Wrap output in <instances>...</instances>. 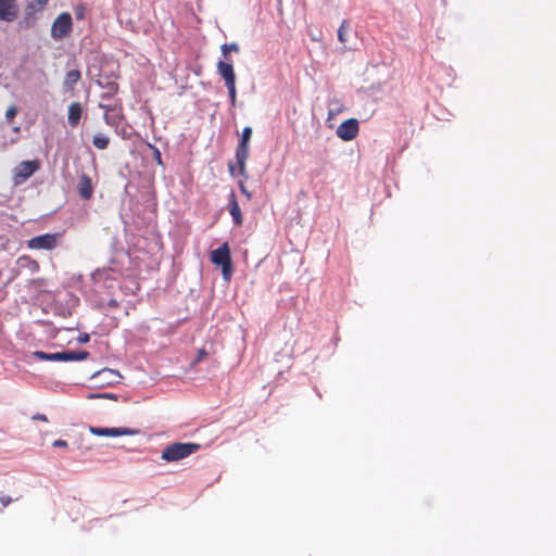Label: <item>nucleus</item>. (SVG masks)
<instances>
[{
	"instance_id": "nucleus-1",
	"label": "nucleus",
	"mask_w": 556,
	"mask_h": 556,
	"mask_svg": "<svg viewBox=\"0 0 556 556\" xmlns=\"http://www.w3.org/2000/svg\"><path fill=\"white\" fill-rule=\"evenodd\" d=\"M200 444L198 443H173L167 445L163 451L161 458L165 462H177L184 459L191 454L198 452L200 450Z\"/></svg>"
},
{
	"instance_id": "nucleus-2",
	"label": "nucleus",
	"mask_w": 556,
	"mask_h": 556,
	"mask_svg": "<svg viewBox=\"0 0 556 556\" xmlns=\"http://www.w3.org/2000/svg\"><path fill=\"white\" fill-rule=\"evenodd\" d=\"M211 261L214 265L222 268L223 278L229 281L233 269L230 249L227 242H224L219 248L212 251Z\"/></svg>"
},
{
	"instance_id": "nucleus-3",
	"label": "nucleus",
	"mask_w": 556,
	"mask_h": 556,
	"mask_svg": "<svg viewBox=\"0 0 556 556\" xmlns=\"http://www.w3.org/2000/svg\"><path fill=\"white\" fill-rule=\"evenodd\" d=\"M34 357L39 361H53V362H75L88 358L89 352L87 351H64L56 353H46L42 351H35Z\"/></svg>"
},
{
	"instance_id": "nucleus-4",
	"label": "nucleus",
	"mask_w": 556,
	"mask_h": 556,
	"mask_svg": "<svg viewBox=\"0 0 556 556\" xmlns=\"http://www.w3.org/2000/svg\"><path fill=\"white\" fill-rule=\"evenodd\" d=\"M73 30V21L68 12L59 14L51 25V37L54 40H62Z\"/></svg>"
},
{
	"instance_id": "nucleus-5",
	"label": "nucleus",
	"mask_w": 556,
	"mask_h": 556,
	"mask_svg": "<svg viewBox=\"0 0 556 556\" xmlns=\"http://www.w3.org/2000/svg\"><path fill=\"white\" fill-rule=\"evenodd\" d=\"M252 137V128L247 126L243 128L241 134V139L238 143V147L236 149V160L239 165L240 174H245V163L249 157L250 152V140Z\"/></svg>"
},
{
	"instance_id": "nucleus-6",
	"label": "nucleus",
	"mask_w": 556,
	"mask_h": 556,
	"mask_svg": "<svg viewBox=\"0 0 556 556\" xmlns=\"http://www.w3.org/2000/svg\"><path fill=\"white\" fill-rule=\"evenodd\" d=\"M61 233H45L36 236L27 241V248L31 250H53L58 247Z\"/></svg>"
},
{
	"instance_id": "nucleus-7",
	"label": "nucleus",
	"mask_w": 556,
	"mask_h": 556,
	"mask_svg": "<svg viewBox=\"0 0 556 556\" xmlns=\"http://www.w3.org/2000/svg\"><path fill=\"white\" fill-rule=\"evenodd\" d=\"M40 168L38 160L23 161L14 168V184L20 185L30 178Z\"/></svg>"
},
{
	"instance_id": "nucleus-8",
	"label": "nucleus",
	"mask_w": 556,
	"mask_h": 556,
	"mask_svg": "<svg viewBox=\"0 0 556 556\" xmlns=\"http://www.w3.org/2000/svg\"><path fill=\"white\" fill-rule=\"evenodd\" d=\"M359 126L355 118L344 121L337 128V136L343 141H351L358 135Z\"/></svg>"
},
{
	"instance_id": "nucleus-9",
	"label": "nucleus",
	"mask_w": 556,
	"mask_h": 556,
	"mask_svg": "<svg viewBox=\"0 0 556 556\" xmlns=\"http://www.w3.org/2000/svg\"><path fill=\"white\" fill-rule=\"evenodd\" d=\"M101 109L104 110V121L110 126H117L122 119V103H114V104H105L101 102L99 104Z\"/></svg>"
},
{
	"instance_id": "nucleus-10",
	"label": "nucleus",
	"mask_w": 556,
	"mask_h": 556,
	"mask_svg": "<svg viewBox=\"0 0 556 556\" xmlns=\"http://www.w3.org/2000/svg\"><path fill=\"white\" fill-rule=\"evenodd\" d=\"M18 15L16 0H0V21L11 23Z\"/></svg>"
},
{
	"instance_id": "nucleus-11",
	"label": "nucleus",
	"mask_w": 556,
	"mask_h": 556,
	"mask_svg": "<svg viewBox=\"0 0 556 556\" xmlns=\"http://www.w3.org/2000/svg\"><path fill=\"white\" fill-rule=\"evenodd\" d=\"M89 431L97 437H121V435H132L137 433V430L129 428H100L90 427Z\"/></svg>"
},
{
	"instance_id": "nucleus-12",
	"label": "nucleus",
	"mask_w": 556,
	"mask_h": 556,
	"mask_svg": "<svg viewBox=\"0 0 556 556\" xmlns=\"http://www.w3.org/2000/svg\"><path fill=\"white\" fill-rule=\"evenodd\" d=\"M217 71L223 77L225 85L236 84V75L230 62L219 61L217 63Z\"/></svg>"
},
{
	"instance_id": "nucleus-13",
	"label": "nucleus",
	"mask_w": 556,
	"mask_h": 556,
	"mask_svg": "<svg viewBox=\"0 0 556 556\" xmlns=\"http://www.w3.org/2000/svg\"><path fill=\"white\" fill-rule=\"evenodd\" d=\"M77 191L84 200L91 199L93 194V186L91 178L87 174H83L77 185Z\"/></svg>"
},
{
	"instance_id": "nucleus-14",
	"label": "nucleus",
	"mask_w": 556,
	"mask_h": 556,
	"mask_svg": "<svg viewBox=\"0 0 556 556\" xmlns=\"http://www.w3.org/2000/svg\"><path fill=\"white\" fill-rule=\"evenodd\" d=\"M83 108L79 102H72L68 106L67 121L72 127H76L81 118Z\"/></svg>"
},
{
	"instance_id": "nucleus-15",
	"label": "nucleus",
	"mask_w": 556,
	"mask_h": 556,
	"mask_svg": "<svg viewBox=\"0 0 556 556\" xmlns=\"http://www.w3.org/2000/svg\"><path fill=\"white\" fill-rule=\"evenodd\" d=\"M229 213L232 217L235 225L241 226L242 222H243V217H242L241 210H240V206L238 204L235 193H231V195H230Z\"/></svg>"
},
{
	"instance_id": "nucleus-16",
	"label": "nucleus",
	"mask_w": 556,
	"mask_h": 556,
	"mask_svg": "<svg viewBox=\"0 0 556 556\" xmlns=\"http://www.w3.org/2000/svg\"><path fill=\"white\" fill-rule=\"evenodd\" d=\"M81 74L78 70L68 71L64 78V87L72 90L77 81L80 79Z\"/></svg>"
},
{
	"instance_id": "nucleus-17",
	"label": "nucleus",
	"mask_w": 556,
	"mask_h": 556,
	"mask_svg": "<svg viewBox=\"0 0 556 556\" xmlns=\"http://www.w3.org/2000/svg\"><path fill=\"white\" fill-rule=\"evenodd\" d=\"M49 0H33L26 7V14L30 15L34 12H40L48 4Z\"/></svg>"
},
{
	"instance_id": "nucleus-18",
	"label": "nucleus",
	"mask_w": 556,
	"mask_h": 556,
	"mask_svg": "<svg viewBox=\"0 0 556 556\" xmlns=\"http://www.w3.org/2000/svg\"><path fill=\"white\" fill-rule=\"evenodd\" d=\"M93 146L99 150H104L109 147L110 138L103 134H98L92 139Z\"/></svg>"
},
{
	"instance_id": "nucleus-19",
	"label": "nucleus",
	"mask_w": 556,
	"mask_h": 556,
	"mask_svg": "<svg viewBox=\"0 0 556 556\" xmlns=\"http://www.w3.org/2000/svg\"><path fill=\"white\" fill-rule=\"evenodd\" d=\"M87 5L85 3H78L74 7V14L76 20L81 21L86 17Z\"/></svg>"
},
{
	"instance_id": "nucleus-20",
	"label": "nucleus",
	"mask_w": 556,
	"mask_h": 556,
	"mask_svg": "<svg viewBox=\"0 0 556 556\" xmlns=\"http://www.w3.org/2000/svg\"><path fill=\"white\" fill-rule=\"evenodd\" d=\"M220 50L223 55L227 58L230 52H238L239 46L236 42L224 43L222 45Z\"/></svg>"
},
{
	"instance_id": "nucleus-21",
	"label": "nucleus",
	"mask_w": 556,
	"mask_h": 556,
	"mask_svg": "<svg viewBox=\"0 0 556 556\" xmlns=\"http://www.w3.org/2000/svg\"><path fill=\"white\" fill-rule=\"evenodd\" d=\"M349 27V22L348 21H343L338 29V39L340 42L344 43L348 41V38H346V28Z\"/></svg>"
},
{
	"instance_id": "nucleus-22",
	"label": "nucleus",
	"mask_w": 556,
	"mask_h": 556,
	"mask_svg": "<svg viewBox=\"0 0 556 556\" xmlns=\"http://www.w3.org/2000/svg\"><path fill=\"white\" fill-rule=\"evenodd\" d=\"M108 91L102 94V100L106 98H112L118 91V85L115 81L109 83L106 87Z\"/></svg>"
},
{
	"instance_id": "nucleus-23",
	"label": "nucleus",
	"mask_w": 556,
	"mask_h": 556,
	"mask_svg": "<svg viewBox=\"0 0 556 556\" xmlns=\"http://www.w3.org/2000/svg\"><path fill=\"white\" fill-rule=\"evenodd\" d=\"M228 89L229 98H230V104L231 106L236 105L237 101V91H236V84L232 85H225Z\"/></svg>"
},
{
	"instance_id": "nucleus-24",
	"label": "nucleus",
	"mask_w": 556,
	"mask_h": 556,
	"mask_svg": "<svg viewBox=\"0 0 556 556\" xmlns=\"http://www.w3.org/2000/svg\"><path fill=\"white\" fill-rule=\"evenodd\" d=\"M17 112H18V110H17V106H16V105H14V104L10 105V106L8 108V110H7V112H5V118H7V121H8L9 123H10V122H12V121L15 118V116L17 115Z\"/></svg>"
},
{
	"instance_id": "nucleus-25",
	"label": "nucleus",
	"mask_w": 556,
	"mask_h": 556,
	"mask_svg": "<svg viewBox=\"0 0 556 556\" xmlns=\"http://www.w3.org/2000/svg\"><path fill=\"white\" fill-rule=\"evenodd\" d=\"M90 399H113V400H116V395L112 394V393H99V394H91L89 396Z\"/></svg>"
},
{
	"instance_id": "nucleus-26",
	"label": "nucleus",
	"mask_w": 556,
	"mask_h": 556,
	"mask_svg": "<svg viewBox=\"0 0 556 556\" xmlns=\"http://www.w3.org/2000/svg\"><path fill=\"white\" fill-rule=\"evenodd\" d=\"M150 148L153 150V155L156 163L162 165V156L160 150L154 146H150Z\"/></svg>"
},
{
	"instance_id": "nucleus-27",
	"label": "nucleus",
	"mask_w": 556,
	"mask_h": 556,
	"mask_svg": "<svg viewBox=\"0 0 556 556\" xmlns=\"http://www.w3.org/2000/svg\"><path fill=\"white\" fill-rule=\"evenodd\" d=\"M52 445H53V447H59V448H66L68 446L67 442L65 440H62V439L55 440L52 443Z\"/></svg>"
},
{
	"instance_id": "nucleus-28",
	"label": "nucleus",
	"mask_w": 556,
	"mask_h": 556,
	"mask_svg": "<svg viewBox=\"0 0 556 556\" xmlns=\"http://www.w3.org/2000/svg\"><path fill=\"white\" fill-rule=\"evenodd\" d=\"M12 501L13 500L8 495H0V503L2 504L3 507L9 506L12 503Z\"/></svg>"
},
{
	"instance_id": "nucleus-29",
	"label": "nucleus",
	"mask_w": 556,
	"mask_h": 556,
	"mask_svg": "<svg viewBox=\"0 0 556 556\" xmlns=\"http://www.w3.org/2000/svg\"><path fill=\"white\" fill-rule=\"evenodd\" d=\"M31 418L33 420L48 422V417L45 414H35Z\"/></svg>"
},
{
	"instance_id": "nucleus-30",
	"label": "nucleus",
	"mask_w": 556,
	"mask_h": 556,
	"mask_svg": "<svg viewBox=\"0 0 556 556\" xmlns=\"http://www.w3.org/2000/svg\"><path fill=\"white\" fill-rule=\"evenodd\" d=\"M78 341L80 343H87L89 341V334L88 333H81L78 337Z\"/></svg>"
},
{
	"instance_id": "nucleus-31",
	"label": "nucleus",
	"mask_w": 556,
	"mask_h": 556,
	"mask_svg": "<svg viewBox=\"0 0 556 556\" xmlns=\"http://www.w3.org/2000/svg\"><path fill=\"white\" fill-rule=\"evenodd\" d=\"M205 356H206V352H205V350H204V349L200 350V351H199V354H198L197 362L202 361Z\"/></svg>"
},
{
	"instance_id": "nucleus-32",
	"label": "nucleus",
	"mask_w": 556,
	"mask_h": 556,
	"mask_svg": "<svg viewBox=\"0 0 556 556\" xmlns=\"http://www.w3.org/2000/svg\"><path fill=\"white\" fill-rule=\"evenodd\" d=\"M109 306L111 307H117L118 306V302L116 300H110L109 301Z\"/></svg>"
},
{
	"instance_id": "nucleus-33",
	"label": "nucleus",
	"mask_w": 556,
	"mask_h": 556,
	"mask_svg": "<svg viewBox=\"0 0 556 556\" xmlns=\"http://www.w3.org/2000/svg\"><path fill=\"white\" fill-rule=\"evenodd\" d=\"M103 372H109L111 375H115L116 374V371L112 370V369H103L100 374H103Z\"/></svg>"
}]
</instances>
